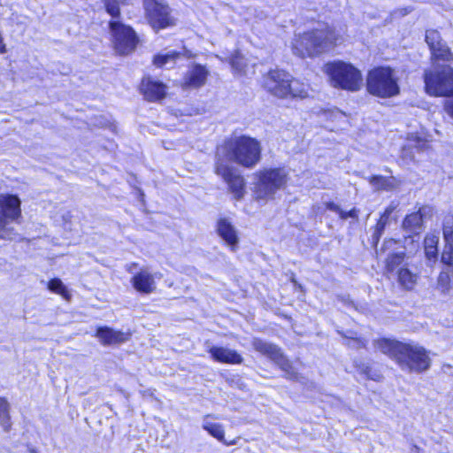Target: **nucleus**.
I'll use <instances>...</instances> for the list:
<instances>
[{
  "label": "nucleus",
  "instance_id": "10",
  "mask_svg": "<svg viewBox=\"0 0 453 453\" xmlns=\"http://www.w3.org/2000/svg\"><path fill=\"white\" fill-rule=\"evenodd\" d=\"M251 345L255 351L274 363L278 368L285 373L284 377L287 380H297L299 379V374L296 371L292 362L277 344L256 337L252 340Z\"/></svg>",
  "mask_w": 453,
  "mask_h": 453
},
{
  "label": "nucleus",
  "instance_id": "16",
  "mask_svg": "<svg viewBox=\"0 0 453 453\" xmlns=\"http://www.w3.org/2000/svg\"><path fill=\"white\" fill-rule=\"evenodd\" d=\"M94 336L103 346L119 345L132 338V332L114 329L108 326H99L96 328Z\"/></svg>",
  "mask_w": 453,
  "mask_h": 453
},
{
  "label": "nucleus",
  "instance_id": "23",
  "mask_svg": "<svg viewBox=\"0 0 453 453\" xmlns=\"http://www.w3.org/2000/svg\"><path fill=\"white\" fill-rule=\"evenodd\" d=\"M202 427L211 436L220 441L225 446L235 445L238 441V438H234L230 441L226 440L224 426L219 423L206 422L203 424Z\"/></svg>",
  "mask_w": 453,
  "mask_h": 453
},
{
  "label": "nucleus",
  "instance_id": "12",
  "mask_svg": "<svg viewBox=\"0 0 453 453\" xmlns=\"http://www.w3.org/2000/svg\"><path fill=\"white\" fill-rule=\"evenodd\" d=\"M425 42L429 49L430 63L438 70L444 66H450L453 64V51L448 43L443 40L438 29L428 28L425 32Z\"/></svg>",
  "mask_w": 453,
  "mask_h": 453
},
{
  "label": "nucleus",
  "instance_id": "3",
  "mask_svg": "<svg viewBox=\"0 0 453 453\" xmlns=\"http://www.w3.org/2000/svg\"><path fill=\"white\" fill-rule=\"evenodd\" d=\"M262 157L261 142L248 134L230 135L216 147V158L227 159L243 169L255 168Z\"/></svg>",
  "mask_w": 453,
  "mask_h": 453
},
{
  "label": "nucleus",
  "instance_id": "7",
  "mask_svg": "<svg viewBox=\"0 0 453 453\" xmlns=\"http://www.w3.org/2000/svg\"><path fill=\"white\" fill-rule=\"evenodd\" d=\"M110 47L119 58L133 56L142 45V39L130 24L110 19L107 22Z\"/></svg>",
  "mask_w": 453,
  "mask_h": 453
},
{
  "label": "nucleus",
  "instance_id": "32",
  "mask_svg": "<svg viewBox=\"0 0 453 453\" xmlns=\"http://www.w3.org/2000/svg\"><path fill=\"white\" fill-rule=\"evenodd\" d=\"M406 258V253L395 252L390 254L385 261V270L387 273H393Z\"/></svg>",
  "mask_w": 453,
  "mask_h": 453
},
{
  "label": "nucleus",
  "instance_id": "5",
  "mask_svg": "<svg viewBox=\"0 0 453 453\" xmlns=\"http://www.w3.org/2000/svg\"><path fill=\"white\" fill-rule=\"evenodd\" d=\"M289 173L285 166H264L253 173V197L256 201L273 200L278 191L285 189Z\"/></svg>",
  "mask_w": 453,
  "mask_h": 453
},
{
  "label": "nucleus",
  "instance_id": "35",
  "mask_svg": "<svg viewBox=\"0 0 453 453\" xmlns=\"http://www.w3.org/2000/svg\"><path fill=\"white\" fill-rule=\"evenodd\" d=\"M368 181L370 184L375 186L379 189H388L390 187V183L387 177L380 174H373L368 177Z\"/></svg>",
  "mask_w": 453,
  "mask_h": 453
},
{
  "label": "nucleus",
  "instance_id": "21",
  "mask_svg": "<svg viewBox=\"0 0 453 453\" xmlns=\"http://www.w3.org/2000/svg\"><path fill=\"white\" fill-rule=\"evenodd\" d=\"M423 209V207H420L416 211L408 213L404 216L402 221V227L403 230L418 234V230H419L424 225L425 213Z\"/></svg>",
  "mask_w": 453,
  "mask_h": 453
},
{
  "label": "nucleus",
  "instance_id": "22",
  "mask_svg": "<svg viewBox=\"0 0 453 453\" xmlns=\"http://www.w3.org/2000/svg\"><path fill=\"white\" fill-rule=\"evenodd\" d=\"M353 365L358 374L367 380L380 382L384 378L382 372L373 364L356 361Z\"/></svg>",
  "mask_w": 453,
  "mask_h": 453
},
{
  "label": "nucleus",
  "instance_id": "27",
  "mask_svg": "<svg viewBox=\"0 0 453 453\" xmlns=\"http://www.w3.org/2000/svg\"><path fill=\"white\" fill-rule=\"evenodd\" d=\"M11 404L5 396H0V426L4 432L12 430Z\"/></svg>",
  "mask_w": 453,
  "mask_h": 453
},
{
  "label": "nucleus",
  "instance_id": "26",
  "mask_svg": "<svg viewBox=\"0 0 453 453\" xmlns=\"http://www.w3.org/2000/svg\"><path fill=\"white\" fill-rule=\"evenodd\" d=\"M439 237L435 234H426L424 238V252L428 261L435 262L438 258Z\"/></svg>",
  "mask_w": 453,
  "mask_h": 453
},
{
  "label": "nucleus",
  "instance_id": "31",
  "mask_svg": "<svg viewBox=\"0 0 453 453\" xmlns=\"http://www.w3.org/2000/svg\"><path fill=\"white\" fill-rule=\"evenodd\" d=\"M442 237L444 244L453 245V215L447 214L442 220L441 225Z\"/></svg>",
  "mask_w": 453,
  "mask_h": 453
},
{
  "label": "nucleus",
  "instance_id": "40",
  "mask_svg": "<svg viewBox=\"0 0 453 453\" xmlns=\"http://www.w3.org/2000/svg\"><path fill=\"white\" fill-rule=\"evenodd\" d=\"M409 238L411 239V243H415V246H416V247H418V242H416V241H414V240H413L412 235L405 236V237H404V240L406 241V240H407V239H409Z\"/></svg>",
  "mask_w": 453,
  "mask_h": 453
},
{
  "label": "nucleus",
  "instance_id": "6",
  "mask_svg": "<svg viewBox=\"0 0 453 453\" xmlns=\"http://www.w3.org/2000/svg\"><path fill=\"white\" fill-rule=\"evenodd\" d=\"M365 89L369 95L380 99L393 98L401 93L400 79L391 65H375L366 73Z\"/></svg>",
  "mask_w": 453,
  "mask_h": 453
},
{
  "label": "nucleus",
  "instance_id": "4",
  "mask_svg": "<svg viewBox=\"0 0 453 453\" xmlns=\"http://www.w3.org/2000/svg\"><path fill=\"white\" fill-rule=\"evenodd\" d=\"M260 88L269 96L280 100H303L309 97L310 93L308 83L280 67L270 68L262 74Z\"/></svg>",
  "mask_w": 453,
  "mask_h": 453
},
{
  "label": "nucleus",
  "instance_id": "28",
  "mask_svg": "<svg viewBox=\"0 0 453 453\" xmlns=\"http://www.w3.org/2000/svg\"><path fill=\"white\" fill-rule=\"evenodd\" d=\"M397 280L405 290H412L417 283V275L406 267H401L397 272Z\"/></svg>",
  "mask_w": 453,
  "mask_h": 453
},
{
  "label": "nucleus",
  "instance_id": "8",
  "mask_svg": "<svg viewBox=\"0 0 453 453\" xmlns=\"http://www.w3.org/2000/svg\"><path fill=\"white\" fill-rule=\"evenodd\" d=\"M323 72L334 88L348 92H357L361 88L362 73L350 62L344 60L328 61L324 64Z\"/></svg>",
  "mask_w": 453,
  "mask_h": 453
},
{
  "label": "nucleus",
  "instance_id": "19",
  "mask_svg": "<svg viewBox=\"0 0 453 453\" xmlns=\"http://www.w3.org/2000/svg\"><path fill=\"white\" fill-rule=\"evenodd\" d=\"M132 287L140 294L150 295L156 291L155 277L146 270L135 273L130 280Z\"/></svg>",
  "mask_w": 453,
  "mask_h": 453
},
{
  "label": "nucleus",
  "instance_id": "29",
  "mask_svg": "<svg viewBox=\"0 0 453 453\" xmlns=\"http://www.w3.org/2000/svg\"><path fill=\"white\" fill-rule=\"evenodd\" d=\"M437 286L442 293L449 292L453 288V269L443 268L437 277Z\"/></svg>",
  "mask_w": 453,
  "mask_h": 453
},
{
  "label": "nucleus",
  "instance_id": "33",
  "mask_svg": "<svg viewBox=\"0 0 453 453\" xmlns=\"http://www.w3.org/2000/svg\"><path fill=\"white\" fill-rule=\"evenodd\" d=\"M104 4V10L111 19L120 20L121 18V8L120 4L118 0H101Z\"/></svg>",
  "mask_w": 453,
  "mask_h": 453
},
{
  "label": "nucleus",
  "instance_id": "17",
  "mask_svg": "<svg viewBox=\"0 0 453 453\" xmlns=\"http://www.w3.org/2000/svg\"><path fill=\"white\" fill-rule=\"evenodd\" d=\"M216 233L232 251L237 250L239 235L236 228L226 217H220L216 223Z\"/></svg>",
  "mask_w": 453,
  "mask_h": 453
},
{
  "label": "nucleus",
  "instance_id": "14",
  "mask_svg": "<svg viewBox=\"0 0 453 453\" xmlns=\"http://www.w3.org/2000/svg\"><path fill=\"white\" fill-rule=\"evenodd\" d=\"M138 91L146 102L160 103L168 95V86L150 75H145L139 82Z\"/></svg>",
  "mask_w": 453,
  "mask_h": 453
},
{
  "label": "nucleus",
  "instance_id": "20",
  "mask_svg": "<svg viewBox=\"0 0 453 453\" xmlns=\"http://www.w3.org/2000/svg\"><path fill=\"white\" fill-rule=\"evenodd\" d=\"M395 205H388L384 211L380 213L379 219L376 220L375 225L373 226V231L372 234L371 244L373 248H377L380 238L385 231V228L388 223L389 218L391 214L395 211Z\"/></svg>",
  "mask_w": 453,
  "mask_h": 453
},
{
  "label": "nucleus",
  "instance_id": "24",
  "mask_svg": "<svg viewBox=\"0 0 453 453\" xmlns=\"http://www.w3.org/2000/svg\"><path fill=\"white\" fill-rule=\"evenodd\" d=\"M227 62L231 66L232 73L234 75H244L246 73L247 64L241 50H234L229 54Z\"/></svg>",
  "mask_w": 453,
  "mask_h": 453
},
{
  "label": "nucleus",
  "instance_id": "37",
  "mask_svg": "<svg viewBox=\"0 0 453 453\" xmlns=\"http://www.w3.org/2000/svg\"><path fill=\"white\" fill-rule=\"evenodd\" d=\"M325 207L326 210L332 211L337 213L338 215L340 214V211L342 209L338 204H336L335 203H334L332 201L325 203Z\"/></svg>",
  "mask_w": 453,
  "mask_h": 453
},
{
  "label": "nucleus",
  "instance_id": "2",
  "mask_svg": "<svg viewBox=\"0 0 453 453\" xmlns=\"http://www.w3.org/2000/svg\"><path fill=\"white\" fill-rule=\"evenodd\" d=\"M343 42L342 35L331 25L311 27L295 33L290 41L292 54L300 59L319 58L334 51Z\"/></svg>",
  "mask_w": 453,
  "mask_h": 453
},
{
  "label": "nucleus",
  "instance_id": "36",
  "mask_svg": "<svg viewBox=\"0 0 453 453\" xmlns=\"http://www.w3.org/2000/svg\"><path fill=\"white\" fill-rule=\"evenodd\" d=\"M359 213H360L359 209H357L356 207H353L349 211H343L342 209H341L339 218L342 220H345L349 218L357 219L359 217Z\"/></svg>",
  "mask_w": 453,
  "mask_h": 453
},
{
  "label": "nucleus",
  "instance_id": "25",
  "mask_svg": "<svg viewBox=\"0 0 453 453\" xmlns=\"http://www.w3.org/2000/svg\"><path fill=\"white\" fill-rule=\"evenodd\" d=\"M181 58V52L178 50H172L167 53H157L152 58V64L157 68H165L166 65L172 64L174 65L176 62Z\"/></svg>",
  "mask_w": 453,
  "mask_h": 453
},
{
  "label": "nucleus",
  "instance_id": "39",
  "mask_svg": "<svg viewBox=\"0 0 453 453\" xmlns=\"http://www.w3.org/2000/svg\"><path fill=\"white\" fill-rule=\"evenodd\" d=\"M397 242L398 241L394 239V238H388V239H386L384 241V244H388V243H389V244H395V243H397Z\"/></svg>",
  "mask_w": 453,
  "mask_h": 453
},
{
  "label": "nucleus",
  "instance_id": "38",
  "mask_svg": "<svg viewBox=\"0 0 453 453\" xmlns=\"http://www.w3.org/2000/svg\"><path fill=\"white\" fill-rule=\"evenodd\" d=\"M354 342H356L361 348H366L367 341L361 337L352 338Z\"/></svg>",
  "mask_w": 453,
  "mask_h": 453
},
{
  "label": "nucleus",
  "instance_id": "15",
  "mask_svg": "<svg viewBox=\"0 0 453 453\" xmlns=\"http://www.w3.org/2000/svg\"><path fill=\"white\" fill-rule=\"evenodd\" d=\"M210 76L206 65L193 63L182 77L180 86L183 89H198L203 87Z\"/></svg>",
  "mask_w": 453,
  "mask_h": 453
},
{
  "label": "nucleus",
  "instance_id": "13",
  "mask_svg": "<svg viewBox=\"0 0 453 453\" xmlns=\"http://www.w3.org/2000/svg\"><path fill=\"white\" fill-rule=\"evenodd\" d=\"M213 172L226 184L228 191L234 200H242L246 194V180L244 176L236 168L230 165L221 157L214 162Z\"/></svg>",
  "mask_w": 453,
  "mask_h": 453
},
{
  "label": "nucleus",
  "instance_id": "34",
  "mask_svg": "<svg viewBox=\"0 0 453 453\" xmlns=\"http://www.w3.org/2000/svg\"><path fill=\"white\" fill-rule=\"evenodd\" d=\"M440 260L444 265V268L453 269V245L444 244L443 250L441 253Z\"/></svg>",
  "mask_w": 453,
  "mask_h": 453
},
{
  "label": "nucleus",
  "instance_id": "1",
  "mask_svg": "<svg viewBox=\"0 0 453 453\" xmlns=\"http://www.w3.org/2000/svg\"><path fill=\"white\" fill-rule=\"evenodd\" d=\"M373 346L406 372L422 374L432 365L430 351L418 343L382 336Z\"/></svg>",
  "mask_w": 453,
  "mask_h": 453
},
{
  "label": "nucleus",
  "instance_id": "18",
  "mask_svg": "<svg viewBox=\"0 0 453 453\" xmlns=\"http://www.w3.org/2000/svg\"><path fill=\"white\" fill-rule=\"evenodd\" d=\"M208 353L213 361L219 364L235 365L243 363L242 356L235 349L222 346H212L208 349Z\"/></svg>",
  "mask_w": 453,
  "mask_h": 453
},
{
  "label": "nucleus",
  "instance_id": "9",
  "mask_svg": "<svg viewBox=\"0 0 453 453\" xmlns=\"http://www.w3.org/2000/svg\"><path fill=\"white\" fill-rule=\"evenodd\" d=\"M22 219L21 201L17 195H0V240L12 241L19 234L10 224L20 223Z\"/></svg>",
  "mask_w": 453,
  "mask_h": 453
},
{
  "label": "nucleus",
  "instance_id": "30",
  "mask_svg": "<svg viewBox=\"0 0 453 453\" xmlns=\"http://www.w3.org/2000/svg\"><path fill=\"white\" fill-rule=\"evenodd\" d=\"M48 289L57 295L62 296L65 301H70L72 295L66 286L62 282L59 278H52L48 281Z\"/></svg>",
  "mask_w": 453,
  "mask_h": 453
},
{
  "label": "nucleus",
  "instance_id": "11",
  "mask_svg": "<svg viewBox=\"0 0 453 453\" xmlns=\"http://www.w3.org/2000/svg\"><path fill=\"white\" fill-rule=\"evenodd\" d=\"M144 16L148 25L155 32L173 27L177 19L173 10L164 0H142Z\"/></svg>",
  "mask_w": 453,
  "mask_h": 453
}]
</instances>
